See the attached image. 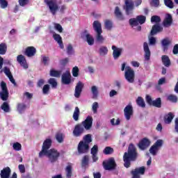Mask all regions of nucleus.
<instances>
[{
	"label": "nucleus",
	"mask_w": 178,
	"mask_h": 178,
	"mask_svg": "<svg viewBox=\"0 0 178 178\" xmlns=\"http://www.w3.org/2000/svg\"><path fill=\"white\" fill-rule=\"evenodd\" d=\"M27 106L23 103H19L17 106V111H19V113H23L26 111Z\"/></svg>",
	"instance_id": "nucleus-39"
},
{
	"label": "nucleus",
	"mask_w": 178,
	"mask_h": 178,
	"mask_svg": "<svg viewBox=\"0 0 178 178\" xmlns=\"http://www.w3.org/2000/svg\"><path fill=\"white\" fill-rule=\"evenodd\" d=\"M67 63H69V58H65L60 60V65L61 66H65Z\"/></svg>",
	"instance_id": "nucleus-63"
},
{
	"label": "nucleus",
	"mask_w": 178,
	"mask_h": 178,
	"mask_svg": "<svg viewBox=\"0 0 178 178\" xmlns=\"http://www.w3.org/2000/svg\"><path fill=\"white\" fill-rule=\"evenodd\" d=\"M124 9H125L127 15H130L133 9H134V2L131 0H125V7H124Z\"/></svg>",
	"instance_id": "nucleus-22"
},
{
	"label": "nucleus",
	"mask_w": 178,
	"mask_h": 178,
	"mask_svg": "<svg viewBox=\"0 0 178 178\" xmlns=\"http://www.w3.org/2000/svg\"><path fill=\"white\" fill-rule=\"evenodd\" d=\"M124 115L126 120H130V119H131V116L134 115V111L133 110V106H131V104L126 106L124 109Z\"/></svg>",
	"instance_id": "nucleus-12"
},
{
	"label": "nucleus",
	"mask_w": 178,
	"mask_h": 178,
	"mask_svg": "<svg viewBox=\"0 0 178 178\" xmlns=\"http://www.w3.org/2000/svg\"><path fill=\"white\" fill-rule=\"evenodd\" d=\"M104 26L106 30H112V28L113 27V23L112 21L107 19L105 21Z\"/></svg>",
	"instance_id": "nucleus-46"
},
{
	"label": "nucleus",
	"mask_w": 178,
	"mask_h": 178,
	"mask_svg": "<svg viewBox=\"0 0 178 178\" xmlns=\"http://www.w3.org/2000/svg\"><path fill=\"white\" fill-rule=\"evenodd\" d=\"M168 101H170V102H172L173 104H177L178 101L177 96L175 95H170L167 97Z\"/></svg>",
	"instance_id": "nucleus-44"
},
{
	"label": "nucleus",
	"mask_w": 178,
	"mask_h": 178,
	"mask_svg": "<svg viewBox=\"0 0 178 178\" xmlns=\"http://www.w3.org/2000/svg\"><path fill=\"white\" fill-rule=\"evenodd\" d=\"M124 78L128 81V83H134V80L136 79V73L134 72V70L130 67V66L126 67V63L122 64L121 70L122 72H124Z\"/></svg>",
	"instance_id": "nucleus-2"
},
{
	"label": "nucleus",
	"mask_w": 178,
	"mask_h": 178,
	"mask_svg": "<svg viewBox=\"0 0 178 178\" xmlns=\"http://www.w3.org/2000/svg\"><path fill=\"white\" fill-rule=\"evenodd\" d=\"M102 165L104 170H115L116 166H118L113 157H111L107 161H103Z\"/></svg>",
	"instance_id": "nucleus-5"
},
{
	"label": "nucleus",
	"mask_w": 178,
	"mask_h": 178,
	"mask_svg": "<svg viewBox=\"0 0 178 178\" xmlns=\"http://www.w3.org/2000/svg\"><path fill=\"white\" fill-rule=\"evenodd\" d=\"M42 62L44 66H48L49 65V57L42 56Z\"/></svg>",
	"instance_id": "nucleus-52"
},
{
	"label": "nucleus",
	"mask_w": 178,
	"mask_h": 178,
	"mask_svg": "<svg viewBox=\"0 0 178 178\" xmlns=\"http://www.w3.org/2000/svg\"><path fill=\"white\" fill-rule=\"evenodd\" d=\"M43 156H47L51 163H55V162L59 159L60 153H59V152H58V150L56 149H50L47 153L43 154Z\"/></svg>",
	"instance_id": "nucleus-4"
},
{
	"label": "nucleus",
	"mask_w": 178,
	"mask_h": 178,
	"mask_svg": "<svg viewBox=\"0 0 178 178\" xmlns=\"http://www.w3.org/2000/svg\"><path fill=\"white\" fill-rule=\"evenodd\" d=\"M17 62L19 63L24 69H29V65L27 64V60H26V57L22 54L18 55L17 56Z\"/></svg>",
	"instance_id": "nucleus-23"
},
{
	"label": "nucleus",
	"mask_w": 178,
	"mask_h": 178,
	"mask_svg": "<svg viewBox=\"0 0 178 178\" xmlns=\"http://www.w3.org/2000/svg\"><path fill=\"white\" fill-rule=\"evenodd\" d=\"M163 31V28L159 24H155L153 25L152 30L150 31V35H155L158 33H162Z\"/></svg>",
	"instance_id": "nucleus-24"
},
{
	"label": "nucleus",
	"mask_w": 178,
	"mask_h": 178,
	"mask_svg": "<svg viewBox=\"0 0 178 178\" xmlns=\"http://www.w3.org/2000/svg\"><path fill=\"white\" fill-rule=\"evenodd\" d=\"M3 72L5 73L6 76H7V77L12 75V72H10V69L8 68V67H5L3 68Z\"/></svg>",
	"instance_id": "nucleus-64"
},
{
	"label": "nucleus",
	"mask_w": 178,
	"mask_h": 178,
	"mask_svg": "<svg viewBox=\"0 0 178 178\" xmlns=\"http://www.w3.org/2000/svg\"><path fill=\"white\" fill-rule=\"evenodd\" d=\"M114 13H115L117 19H118V20H121V21L124 20V17L123 16V14L120 11V8H119V7H118V6L115 7Z\"/></svg>",
	"instance_id": "nucleus-30"
},
{
	"label": "nucleus",
	"mask_w": 178,
	"mask_h": 178,
	"mask_svg": "<svg viewBox=\"0 0 178 178\" xmlns=\"http://www.w3.org/2000/svg\"><path fill=\"white\" fill-rule=\"evenodd\" d=\"M73 168L72 167V165H68L65 168V172H66V177L67 178H71L73 175L72 171Z\"/></svg>",
	"instance_id": "nucleus-32"
},
{
	"label": "nucleus",
	"mask_w": 178,
	"mask_h": 178,
	"mask_svg": "<svg viewBox=\"0 0 178 178\" xmlns=\"http://www.w3.org/2000/svg\"><path fill=\"white\" fill-rule=\"evenodd\" d=\"M114 152L113 148L107 146L104 148L103 150V153L104 155H112V154Z\"/></svg>",
	"instance_id": "nucleus-43"
},
{
	"label": "nucleus",
	"mask_w": 178,
	"mask_h": 178,
	"mask_svg": "<svg viewBox=\"0 0 178 178\" xmlns=\"http://www.w3.org/2000/svg\"><path fill=\"white\" fill-rule=\"evenodd\" d=\"M53 38H54L55 41L57 42H60V41H62V37H60V35L58 33H54L53 35Z\"/></svg>",
	"instance_id": "nucleus-61"
},
{
	"label": "nucleus",
	"mask_w": 178,
	"mask_h": 178,
	"mask_svg": "<svg viewBox=\"0 0 178 178\" xmlns=\"http://www.w3.org/2000/svg\"><path fill=\"white\" fill-rule=\"evenodd\" d=\"M61 81L65 86H69L72 83V75L70 72H66L62 74Z\"/></svg>",
	"instance_id": "nucleus-15"
},
{
	"label": "nucleus",
	"mask_w": 178,
	"mask_h": 178,
	"mask_svg": "<svg viewBox=\"0 0 178 178\" xmlns=\"http://www.w3.org/2000/svg\"><path fill=\"white\" fill-rule=\"evenodd\" d=\"M99 54L101 56H105L108 55V47L106 46H102L99 49Z\"/></svg>",
	"instance_id": "nucleus-37"
},
{
	"label": "nucleus",
	"mask_w": 178,
	"mask_h": 178,
	"mask_svg": "<svg viewBox=\"0 0 178 178\" xmlns=\"http://www.w3.org/2000/svg\"><path fill=\"white\" fill-rule=\"evenodd\" d=\"M0 6L1 9H6V8H8V1L0 0Z\"/></svg>",
	"instance_id": "nucleus-57"
},
{
	"label": "nucleus",
	"mask_w": 178,
	"mask_h": 178,
	"mask_svg": "<svg viewBox=\"0 0 178 178\" xmlns=\"http://www.w3.org/2000/svg\"><path fill=\"white\" fill-rule=\"evenodd\" d=\"M150 5L154 8H158V6H159V0H152Z\"/></svg>",
	"instance_id": "nucleus-62"
},
{
	"label": "nucleus",
	"mask_w": 178,
	"mask_h": 178,
	"mask_svg": "<svg viewBox=\"0 0 178 178\" xmlns=\"http://www.w3.org/2000/svg\"><path fill=\"white\" fill-rule=\"evenodd\" d=\"M67 55H73V54H74V50L73 49V46H72V44H68L67 47Z\"/></svg>",
	"instance_id": "nucleus-54"
},
{
	"label": "nucleus",
	"mask_w": 178,
	"mask_h": 178,
	"mask_svg": "<svg viewBox=\"0 0 178 178\" xmlns=\"http://www.w3.org/2000/svg\"><path fill=\"white\" fill-rule=\"evenodd\" d=\"M91 91H92V98L94 99H97V98H98V88H97V86H93L91 88Z\"/></svg>",
	"instance_id": "nucleus-41"
},
{
	"label": "nucleus",
	"mask_w": 178,
	"mask_h": 178,
	"mask_svg": "<svg viewBox=\"0 0 178 178\" xmlns=\"http://www.w3.org/2000/svg\"><path fill=\"white\" fill-rule=\"evenodd\" d=\"M174 118L175 115L173 114V113L170 112L168 113L167 115L164 117V122L166 124H170Z\"/></svg>",
	"instance_id": "nucleus-29"
},
{
	"label": "nucleus",
	"mask_w": 178,
	"mask_h": 178,
	"mask_svg": "<svg viewBox=\"0 0 178 178\" xmlns=\"http://www.w3.org/2000/svg\"><path fill=\"white\" fill-rule=\"evenodd\" d=\"M72 118L75 122L79 120V118H80V108L78 106L75 107Z\"/></svg>",
	"instance_id": "nucleus-34"
},
{
	"label": "nucleus",
	"mask_w": 178,
	"mask_h": 178,
	"mask_svg": "<svg viewBox=\"0 0 178 178\" xmlns=\"http://www.w3.org/2000/svg\"><path fill=\"white\" fill-rule=\"evenodd\" d=\"M13 149H15V151H21L22 150V144H20L19 143H15L13 145Z\"/></svg>",
	"instance_id": "nucleus-53"
},
{
	"label": "nucleus",
	"mask_w": 178,
	"mask_h": 178,
	"mask_svg": "<svg viewBox=\"0 0 178 178\" xmlns=\"http://www.w3.org/2000/svg\"><path fill=\"white\" fill-rule=\"evenodd\" d=\"M49 74L51 77H60V74H62V71L55 70L51 69L50 70Z\"/></svg>",
	"instance_id": "nucleus-36"
},
{
	"label": "nucleus",
	"mask_w": 178,
	"mask_h": 178,
	"mask_svg": "<svg viewBox=\"0 0 178 178\" xmlns=\"http://www.w3.org/2000/svg\"><path fill=\"white\" fill-rule=\"evenodd\" d=\"M99 106L98 105V102H95L92 104V111L94 113H98V108Z\"/></svg>",
	"instance_id": "nucleus-59"
},
{
	"label": "nucleus",
	"mask_w": 178,
	"mask_h": 178,
	"mask_svg": "<svg viewBox=\"0 0 178 178\" xmlns=\"http://www.w3.org/2000/svg\"><path fill=\"white\" fill-rule=\"evenodd\" d=\"M146 102L150 106H154V108H162V99H161V97L152 100V97H151V96L146 95Z\"/></svg>",
	"instance_id": "nucleus-8"
},
{
	"label": "nucleus",
	"mask_w": 178,
	"mask_h": 178,
	"mask_svg": "<svg viewBox=\"0 0 178 178\" xmlns=\"http://www.w3.org/2000/svg\"><path fill=\"white\" fill-rule=\"evenodd\" d=\"M44 3L49 7L51 15L55 16L56 12L59 10V6L58 5L56 0H44Z\"/></svg>",
	"instance_id": "nucleus-6"
},
{
	"label": "nucleus",
	"mask_w": 178,
	"mask_h": 178,
	"mask_svg": "<svg viewBox=\"0 0 178 178\" xmlns=\"http://www.w3.org/2000/svg\"><path fill=\"white\" fill-rule=\"evenodd\" d=\"M49 90H50L49 85V84L44 85L42 88V94H44V95H48V94H49Z\"/></svg>",
	"instance_id": "nucleus-50"
},
{
	"label": "nucleus",
	"mask_w": 178,
	"mask_h": 178,
	"mask_svg": "<svg viewBox=\"0 0 178 178\" xmlns=\"http://www.w3.org/2000/svg\"><path fill=\"white\" fill-rule=\"evenodd\" d=\"M1 109L3 111L6 113H8V112H10V106H9V104L6 102H4L1 106Z\"/></svg>",
	"instance_id": "nucleus-33"
},
{
	"label": "nucleus",
	"mask_w": 178,
	"mask_h": 178,
	"mask_svg": "<svg viewBox=\"0 0 178 178\" xmlns=\"http://www.w3.org/2000/svg\"><path fill=\"white\" fill-rule=\"evenodd\" d=\"M24 54L28 58H31L37 54V49L33 46L28 47L25 49Z\"/></svg>",
	"instance_id": "nucleus-18"
},
{
	"label": "nucleus",
	"mask_w": 178,
	"mask_h": 178,
	"mask_svg": "<svg viewBox=\"0 0 178 178\" xmlns=\"http://www.w3.org/2000/svg\"><path fill=\"white\" fill-rule=\"evenodd\" d=\"M113 50V57L114 59H119L122 56V52H123V48L118 47L113 45L111 47Z\"/></svg>",
	"instance_id": "nucleus-19"
},
{
	"label": "nucleus",
	"mask_w": 178,
	"mask_h": 178,
	"mask_svg": "<svg viewBox=\"0 0 178 178\" xmlns=\"http://www.w3.org/2000/svg\"><path fill=\"white\" fill-rule=\"evenodd\" d=\"M0 87L1 88V92L9 91L8 90V86L6 85V83H5V81H3L1 82Z\"/></svg>",
	"instance_id": "nucleus-58"
},
{
	"label": "nucleus",
	"mask_w": 178,
	"mask_h": 178,
	"mask_svg": "<svg viewBox=\"0 0 178 178\" xmlns=\"http://www.w3.org/2000/svg\"><path fill=\"white\" fill-rule=\"evenodd\" d=\"M138 158V152H137V148L133 143H130L128 147L127 152L124 153L123 161L124 166L127 169H129L131 166V162H136Z\"/></svg>",
	"instance_id": "nucleus-1"
},
{
	"label": "nucleus",
	"mask_w": 178,
	"mask_h": 178,
	"mask_svg": "<svg viewBox=\"0 0 178 178\" xmlns=\"http://www.w3.org/2000/svg\"><path fill=\"white\" fill-rule=\"evenodd\" d=\"M11 172H12V170H10V168H9V167L4 168L3 170H1L0 177L1 178H10Z\"/></svg>",
	"instance_id": "nucleus-27"
},
{
	"label": "nucleus",
	"mask_w": 178,
	"mask_h": 178,
	"mask_svg": "<svg viewBox=\"0 0 178 178\" xmlns=\"http://www.w3.org/2000/svg\"><path fill=\"white\" fill-rule=\"evenodd\" d=\"M161 45L163 47V51L165 52L169 49V45H170V40L169 38H166L161 40Z\"/></svg>",
	"instance_id": "nucleus-28"
},
{
	"label": "nucleus",
	"mask_w": 178,
	"mask_h": 178,
	"mask_svg": "<svg viewBox=\"0 0 178 178\" xmlns=\"http://www.w3.org/2000/svg\"><path fill=\"white\" fill-rule=\"evenodd\" d=\"M93 29L97 33L96 40L97 42L100 44H103L104 41H105V38L102 35V26L101 23L98 21H95L93 22Z\"/></svg>",
	"instance_id": "nucleus-3"
},
{
	"label": "nucleus",
	"mask_w": 178,
	"mask_h": 178,
	"mask_svg": "<svg viewBox=\"0 0 178 178\" xmlns=\"http://www.w3.org/2000/svg\"><path fill=\"white\" fill-rule=\"evenodd\" d=\"M151 22L156 23V24H159V23H161V17H159L158 15L152 16Z\"/></svg>",
	"instance_id": "nucleus-47"
},
{
	"label": "nucleus",
	"mask_w": 178,
	"mask_h": 178,
	"mask_svg": "<svg viewBox=\"0 0 178 178\" xmlns=\"http://www.w3.org/2000/svg\"><path fill=\"white\" fill-rule=\"evenodd\" d=\"M143 50L145 52V60H149V59H151V51L149 50V47L148 46V43L147 42L143 43Z\"/></svg>",
	"instance_id": "nucleus-26"
},
{
	"label": "nucleus",
	"mask_w": 178,
	"mask_h": 178,
	"mask_svg": "<svg viewBox=\"0 0 178 178\" xmlns=\"http://www.w3.org/2000/svg\"><path fill=\"white\" fill-rule=\"evenodd\" d=\"M83 88H84V83H83L81 81H79L75 86V98H80V95H81V92H83Z\"/></svg>",
	"instance_id": "nucleus-17"
},
{
	"label": "nucleus",
	"mask_w": 178,
	"mask_h": 178,
	"mask_svg": "<svg viewBox=\"0 0 178 178\" xmlns=\"http://www.w3.org/2000/svg\"><path fill=\"white\" fill-rule=\"evenodd\" d=\"M163 145V140L159 139L156 141V143L150 147L149 152L155 156L156 155V152L159 151V148Z\"/></svg>",
	"instance_id": "nucleus-10"
},
{
	"label": "nucleus",
	"mask_w": 178,
	"mask_h": 178,
	"mask_svg": "<svg viewBox=\"0 0 178 178\" xmlns=\"http://www.w3.org/2000/svg\"><path fill=\"white\" fill-rule=\"evenodd\" d=\"M81 38H86V42H88V45H94V38H92L91 34L88 33L87 30H85L81 33Z\"/></svg>",
	"instance_id": "nucleus-20"
},
{
	"label": "nucleus",
	"mask_w": 178,
	"mask_h": 178,
	"mask_svg": "<svg viewBox=\"0 0 178 178\" xmlns=\"http://www.w3.org/2000/svg\"><path fill=\"white\" fill-rule=\"evenodd\" d=\"M90 154H98V145H95L91 150H90Z\"/></svg>",
	"instance_id": "nucleus-60"
},
{
	"label": "nucleus",
	"mask_w": 178,
	"mask_h": 178,
	"mask_svg": "<svg viewBox=\"0 0 178 178\" xmlns=\"http://www.w3.org/2000/svg\"><path fill=\"white\" fill-rule=\"evenodd\" d=\"M0 98L2 101H8L9 99V91L0 92Z\"/></svg>",
	"instance_id": "nucleus-40"
},
{
	"label": "nucleus",
	"mask_w": 178,
	"mask_h": 178,
	"mask_svg": "<svg viewBox=\"0 0 178 178\" xmlns=\"http://www.w3.org/2000/svg\"><path fill=\"white\" fill-rule=\"evenodd\" d=\"M147 20V17L144 15H138L136 18H131L129 19V24L132 27L138 26L139 24H144Z\"/></svg>",
	"instance_id": "nucleus-9"
},
{
	"label": "nucleus",
	"mask_w": 178,
	"mask_h": 178,
	"mask_svg": "<svg viewBox=\"0 0 178 178\" xmlns=\"http://www.w3.org/2000/svg\"><path fill=\"white\" fill-rule=\"evenodd\" d=\"M78 152L79 154H87L90 151V145L84 143L83 140H81L78 144Z\"/></svg>",
	"instance_id": "nucleus-11"
},
{
	"label": "nucleus",
	"mask_w": 178,
	"mask_h": 178,
	"mask_svg": "<svg viewBox=\"0 0 178 178\" xmlns=\"http://www.w3.org/2000/svg\"><path fill=\"white\" fill-rule=\"evenodd\" d=\"M49 84H50L53 88H56L58 87V82L54 78H50L48 81Z\"/></svg>",
	"instance_id": "nucleus-49"
},
{
	"label": "nucleus",
	"mask_w": 178,
	"mask_h": 178,
	"mask_svg": "<svg viewBox=\"0 0 178 178\" xmlns=\"http://www.w3.org/2000/svg\"><path fill=\"white\" fill-rule=\"evenodd\" d=\"M83 133H84V127L83 126V124H76L73 131L74 136H75V137H80V136H81Z\"/></svg>",
	"instance_id": "nucleus-21"
},
{
	"label": "nucleus",
	"mask_w": 178,
	"mask_h": 178,
	"mask_svg": "<svg viewBox=\"0 0 178 178\" xmlns=\"http://www.w3.org/2000/svg\"><path fill=\"white\" fill-rule=\"evenodd\" d=\"M164 4L169 8V9H173L175 8V4L172 0H164Z\"/></svg>",
	"instance_id": "nucleus-48"
},
{
	"label": "nucleus",
	"mask_w": 178,
	"mask_h": 178,
	"mask_svg": "<svg viewBox=\"0 0 178 178\" xmlns=\"http://www.w3.org/2000/svg\"><path fill=\"white\" fill-rule=\"evenodd\" d=\"M56 139L57 140L58 143H63V134L57 133L56 134Z\"/></svg>",
	"instance_id": "nucleus-51"
},
{
	"label": "nucleus",
	"mask_w": 178,
	"mask_h": 178,
	"mask_svg": "<svg viewBox=\"0 0 178 178\" xmlns=\"http://www.w3.org/2000/svg\"><path fill=\"white\" fill-rule=\"evenodd\" d=\"M19 6L24 7L30 3V0H18Z\"/></svg>",
	"instance_id": "nucleus-56"
},
{
	"label": "nucleus",
	"mask_w": 178,
	"mask_h": 178,
	"mask_svg": "<svg viewBox=\"0 0 178 178\" xmlns=\"http://www.w3.org/2000/svg\"><path fill=\"white\" fill-rule=\"evenodd\" d=\"M52 147V140L51 138H47L43 142L42 150L39 152V158H42L44 154H47L49 151V148Z\"/></svg>",
	"instance_id": "nucleus-7"
},
{
	"label": "nucleus",
	"mask_w": 178,
	"mask_h": 178,
	"mask_svg": "<svg viewBox=\"0 0 178 178\" xmlns=\"http://www.w3.org/2000/svg\"><path fill=\"white\" fill-rule=\"evenodd\" d=\"M79 72H80V70H79V67H74L72 69V76L74 77H77L79 76Z\"/></svg>",
	"instance_id": "nucleus-55"
},
{
	"label": "nucleus",
	"mask_w": 178,
	"mask_h": 178,
	"mask_svg": "<svg viewBox=\"0 0 178 178\" xmlns=\"http://www.w3.org/2000/svg\"><path fill=\"white\" fill-rule=\"evenodd\" d=\"M83 142L85 144H88V145H90V143H92V138H91L90 134H87L83 137Z\"/></svg>",
	"instance_id": "nucleus-45"
},
{
	"label": "nucleus",
	"mask_w": 178,
	"mask_h": 178,
	"mask_svg": "<svg viewBox=\"0 0 178 178\" xmlns=\"http://www.w3.org/2000/svg\"><path fill=\"white\" fill-rule=\"evenodd\" d=\"M136 104L138 106H140V108L145 107V102L144 101V99L141 97H138L136 99Z\"/></svg>",
	"instance_id": "nucleus-42"
},
{
	"label": "nucleus",
	"mask_w": 178,
	"mask_h": 178,
	"mask_svg": "<svg viewBox=\"0 0 178 178\" xmlns=\"http://www.w3.org/2000/svg\"><path fill=\"white\" fill-rule=\"evenodd\" d=\"M92 117L88 115L86 119L81 122V124L85 128V130H90L92 127Z\"/></svg>",
	"instance_id": "nucleus-16"
},
{
	"label": "nucleus",
	"mask_w": 178,
	"mask_h": 178,
	"mask_svg": "<svg viewBox=\"0 0 178 178\" xmlns=\"http://www.w3.org/2000/svg\"><path fill=\"white\" fill-rule=\"evenodd\" d=\"M89 162H90V156H88V155H85L81 160L82 168H86V166H88Z\"/></svg>",
	"instance_id": "nucleus-35"
},
{
	"label": "nucleus",
	"mask_w": 178,
	"mask_h": 178,
	"mask_svg": "<svg viewBox=\"0 0 178 178\" xmlns=\"http://www.w3.org/2000/svg\"><path fill=\"white\" fill-rule=\"evenodd\" d=\"M145 173V167L142 166L131 171L132 178H140V175Z\"/></svg>",
	"instance_id": "nucleus-14"
},
{
	"label": "nucleus",
	"mask_w": 178,
	"mask_h": 178,
	"mask_svg": "<svg viewBox=\"0 0 178 178\" xmlns=\"http://www.w3.org/2000/svg\"><path fill=\"white\" fill-rule=\"evenodd\" d=\"M161 60L165 67H169V66H170V59L169 58V56L166 55L162 56Z\"/></svg>",
	"instance_id": "nucleus-31"
},
{
	"label": "nucleus",
	"mask_w": 178,
	"mask_h": 178,
	"mask_svg": "<svg viewBox=\"0 0 178 178\" xmlns=\"http://www.w3.org/2000/svg\"><path fill=\"white\" fill-rule=\"evenodd\" d=\"M149 145H151V140L147 138H143L138 144L139 149H141L142 151L147 149Z\"/></svg>",
	"instance_id": "nucleus-13"
},
{
	"label": "nucleus",
	"mask_w": 178,
	"mask_h": 178,
	"mask_svg": "<svg viewBox=\"0 0 178 178\" xmlns=\"http://www.w3.org/2000/svg\"><path fill=\"white\" fill-rule=\"evenodd\" d=\"M6 51H8V45H6V43H1L0 55H5V54H6Z\"/></svg>",
	"instance_id": "nucleus-38"
},
{
	"label": "nucleus",
	"mask_w": 178,
	"mask_h": 178,
	"mask_svg": "<svg viewBox=\"0 0 178 178\" xmlns=\"http://www.w3.org/2000/svg\"><path fill=\"white\" fill-rule=\"evenodd\" d=\"M172 23H173L172 15L167 14L163 22V27H170L172 26Z\"/></svg>",
	"instance_id": "nucleus-25"
}]
</instances>
